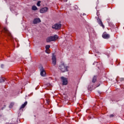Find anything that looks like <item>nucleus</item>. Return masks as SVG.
<instances>
[{
    "instance_id": "nucleus-23",
    "label": "nucleus",
    "mask_w": 124,
    "mask_h": 124,
    "mask_svg": "<svg viewBox=\"0 0 124 124\" xmlns=\"http://www.w3.org/2000/svg\"><path fill=\"white\" fill-rule=\"evenodd\" d=\"M97 16H98V13H97Z\"/></svg>"
},
{
    "instance_id": "nucleus-16",
    "label": "nucleus",
    "mask_w": 124,
    "mask_h": 124,
    "mask_svg": "<svg viewBox=\"0 0 124 124\" xmlns=\"http://www.w3.org/2000/svg\"><path fill=\"white\" fill-rule=\"evenodd\" d=\"M40 3H41V1H38L37 3V6H40Z\"/></svg>"
},
{
    "instance_id": "nucleus-8",
    "label": "nucleus",
    "mask_w": 124,
    "mask_h": 124,
    "mask_svg": "<svg viewBox=\"0 0 124 124\" xmlns=\"http://www.w3.org/2000/svg\"><path fill=\"white\" fill-rule=\"evenodd\" d=\"M61 79L62 80V84L66 85V84H67V79L63 77H61Z\"/></svg>"
},
{
    "instance_id": "nucleus-27",
    "label": "nucleus",
    "mask_w": 124,
    "mask_h": 124,
    "mask_svg": "<svg viewBox=\"0 0 124 124\" xmlns=\"http://www.w3.org/2000/svg\"><path fill=\"white\" fill-rule=\"evenodd\" d=\"M93 64H94V63H93Z\"/></svg>"
},
{
    "instance_id": "nucleus-19",
    "label": "nucleus",
    "mask_w": 124,
    "mask_h": 124,
    "mask_svg": "<svg viewBox=\"0 0 124 124\" xmlns=\"http://www.w3.org/2000/svg\"><path fill=\"white\" fill-rule=\"evenodd\" d=\"M49 48H50V45H46V50H48V49H49Z\"/></svg>"
},
{
    "instance_id": "nucleus-5",
    "label": "nucleus",
    "mask_w": 124,
    "mask_h": 124,
    "mask_svg": "<svg viewBox=\"0 0 124 124\" xmlns=\"http://www.w3.org/2000/svg\"><path fill=\"white\" fill-rule=\"evenodd\" d=\"M39 23H41V20L39 18H35L33 20V24L34 25L39 24Z\"/></svg>"
},
{
    "instance_id": "nucleus-4",
    "label": "nucleus",
    "mask_w": 124,
    "mask_h": 124,
    "mask_svg": "<svg viewBox=\"0 0 124 124\" xmlns=\"http://www.w3.org/2000/svg\"><path fill=\"white\" fill-rule=\"evenodd\" d=\"M97 20V23L101 26L102 27L103 29H104V25H103V23H102V21H101V19L99 18V17L98 16L95 17Z\"/></svg>"
},
{
    "instance_id": "nucleus-2",
    "label": "nucleus",
    "mask_w": 124,
    "mask_h": 124,
    "mask_svg": "<svg viewBox=\"0 0 124 124\" xmlns=\"http://www.w3.org/2000/svg\"><path fill=\"white\" fill-rule=\"evenodd\" d=\"M59 38V36L57 35H54L53 36L48 37L46 39V42H51V41H56L57 39Z\"/></svg>"
},
{
    "instance_id": "nucleus-20",
    "label": "nucleus",
    "mask_w": 124,
    "mask_h": 124,
    "mask_svg": "<svg viewBox=\"0 0 124 124\" xmlns=\"http://www.w3.org/2000/svg\"><path fill=\"white\" fill-rule=\"evenodd\" d=\"M1 68H3V67H4V65H3V64H1Z\"/></svg>"
},
{
    "instance_id": "nucleus-22",
    "label": "nucleus",
    "mask_w": 124,
    "mask_h": 124,
    "mask_svg": "<svg viewBox=\"0 0 124 124\" xmlns=\"http://www.w3.org/2000/svg\"><path fill=\"white\" fill-rule=\"evenodd\" d=\"M63 1H64V2H66V1H67V0H63Z\"/></svg>"
},
{
    "instance_id": "nucleus-15",
    "label": "nucleus",
    "mask_w": 124,
    "mask_h": 124,
    "mask_svg": "<svg viewBox=\"0 0 124 124\" xmlns=\"http://www.w3.org/2000/svg\"><path fill=\"white\" fill-rule=\"evenodd\" d=\"M95 81H96V77L94 76V77L93 78L92 82L93 83H95Z\"/></svg>"
},
{
    "instance_id": "nucleus-9",
    "label": "nucleus",
    "mask_w": 124,
    "mask_h": 124,
    "mask_svg": "<svg viewBox=\"0 0 124 124\" xmlns=\"http://www.w3.org/2000/svg\"><path fill=\"white\" fill-rule=\"evenodd\" d=\"M48 8L47 7H44L40 9V13L44 14L48 11Z\"/></svg>"
},
{
    "instance_id": "nucleus-17",
    "label": "nucleus",
    "mask_w": 124,
    "mask_h": 124,
    "mask_svg": "<svg viewBox=\"0 0 124 124\" xmlns=\"http://www.w3.org/2000/svg\"><path fill=\"white\" fill-rule=\"evenodd\" d=\"M4 82V79L3 78H0V83H3Z\"/></svg>"
},
{
    "instance_id": "nucleus-6",
    "label": "nucleus",
    "mask_w": 124,
    "mask_h": 124,
    "mask_svg": "<svg viewBox=\"0 0 124 124\" xmlns=\"http://www.w3.org/2000/svg\"><path fill=\"white\" fill-rule=\"evenodd\" d=\"M3 31L5 32V33H6L9 36H10V37H12V35H11V33L9 32L8 30H7V28L6 27H4L3 30Z\"/></svg>"
},
{
    "instance_id": "nucleus-7",
    "label": "nucleus",
    "mask_w": 124,
    "mask_h": 124,
    "mask_svg": "<svg viewBox=\"0 0 124 124\" xmlns=\"http://www.w3.org/2000/svg\"><path fill=\"white\" fill-rule=\"evenodd\" d=\"M52 64H53V65H56V64H57V59L56 58V56H55V55L52 56Z\"/></svg>"
},
{
    "instance_id": "nucleus-3",
    "label": "nucleus",
    "mask_w": 124,
    "mask_h": 124,
    "mask_svg": "<svg viewBox=\"0 0 124 124\" xmlns=\"http://www.w3.org/2000/svg\"><path fill=\"white\" fill-rule=\"evenodd\" d=\"M54 30H60L62 28V24L60 23H56L53 25L52 27Z\"/></svg>"
},
{
    "instance_id": "nucleus-18",
    "label": "nucleus",
    "mask_w": 124,
    "mask_h": 124,
    "mask_svg": "<svg viewBox=\"0 0 124 124\" xmlns=\"http://www.w3.org/2000/svg\"><path fill=\"white\" fill-rule=\"evenodd\" d=\"M13 105H14V103H11V104L9 106L10 108H11L12 107H13Z\"/></svg>"
},
{
    "instance_id": "nucleus-25",
    "label": "nucleus",
    "mask_w": 124,
    "mask_h": 124,
    "mask_svg": "<svg viewBox=\"0 0 124 124\" xmlns=\"http://www.w3.org/2000/svg\"><path fill=\"white\" fill-rule=\"evenodd\" d=\"M97 87H99V85H98Z\"/></svg>"
},
{
    "instance_id": "nucleus-1",
    "label": "nucleus",
    "mask_w": 124,
    "mask_h": 124,
    "mask_svg": "<svg viewBox=\"0 0 124 124\" xmlns=\"http://www.w3.org/2000/svg\"><path fill=\"white\" fill-rule=\"evenodd\" d=\"M59 69H60L62 72H66L68 71V66H66L64 63H62L59 65Z\"/></svg>"
},
{
    "instance_id": "nucleus-11",
    "label": "nucleus",
    "mask_w": 124,
    "mask_h": 124,
    "mask_svg": "<svg viewBox=\"0 0 124 124\" xmlns=\"http://www.w3.org/2000/svg\"><path fill=\"white\" fill-rule=\"evenodd\" d=\"M102 37L106 39H108V38H110V35L107 33H103L102 35Z\"/></svg>"
},
{
    "instance_id": "nucleus-24",
    "label": "nucleus",
    "mask_w": 124,
    "mask_h": 124,
    "mask_svg": "<svg viewBox=\"0 0 124 124\" xmlns=\"http://www.w3.org/2000/svg\"><path fill=\"white\" fill-rule=\"evenodd\" d=\"M97 53H99V54H100L99 52H97Z\"/></svg>"
},
{
    "instance_id": "nucleus-26",
    "label": "nucleus",
    "mask_w": 124,
    "mask_h": 124,
    "mask_svg": "<svg viewBox=\"0 0 124 124\" xmlns=\"http://www.w3.org/2000/svg\"><path fill=\"white\" fill-rule=\"evenodd\" d=\"M95 56H96V54H95Z\"/></svg>"
},
{
    "instance_id": "nucleus-10",
    "label": "nucleus",
    "mask_w": 124,
    "mask_h": 124,
    "mask_svg": "<svg viewBox=\"0 0 124 124\" xmlns=\"http://www.w3.org/2000/svg\"><path fill=\"white\" fill-rule=\"evenodd\" d=\"M40 75H41V76L44 77L45 76V75H46V72H45V70H44V69H43V68H42L40 69Z\"/></svg>"
},
{
    "instance_id": "nucleus-12",
    "label": "nucleus",
    "mask_w": 124,
    "mask_h": 124,
    "mask_svg": "<svg viewBox=\"0 0 124 124\" xmlns=\"http://www.w3.org/2000/svg\"><path fill=\"white\" fill-rule=\"evenodd\" d=\"M27 104H28V102L26 101L21 105L19 108V110H21V109H23V108H25V107H26V106H27Z\"/></svg>"
},
{
    "instance_id": "nucleus-14",
    "label": "nucleus",
    "mask_w": 124,
    "mask_h": 124,
    "mask_svg": "<svg viewBox=\"0 0 124 124\" xmlns=\"http://www.w3.org/2000/svg\"><path fill=\"white\" fill-rule=\"evenodd\" d=\"M31 9L34 11L37 10V7L36 6H32Z\"/></svg>"
},
{
    "instance_id": "nucleus-21",
    "label": "nucleus",
    "mask_w": 124,
    "mask_h": 124,
    "mask_svg": "<svg viewBox=\"0 0 124 124\" xmlns=\"http://www.w3.org/2000/svg\"><path fill=\"white\" fill-rule=\"evenodd\" d=\"M110 118H113V117H114V115L113 114H110Z\"/></svg>"
},
{
    "instance_id": "nucleus-13",
    "label": "nucleus",
    "mask_w": 124,
    "mask_h": 124,
    "mask_svg": "<svg viewBox=\"0 0 124 124\" xmlns=\"http://www.w3.org/2000/svg\"><path fill=\"white\" fill-rule=\"evenodd\" d=\"M96 66H97L98 69H100V67H101V66H102V65L100 63H98L96 64Z\"/></svg>"
}]
</instances>
